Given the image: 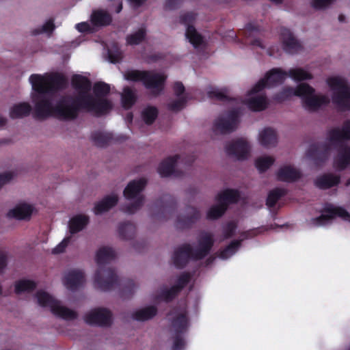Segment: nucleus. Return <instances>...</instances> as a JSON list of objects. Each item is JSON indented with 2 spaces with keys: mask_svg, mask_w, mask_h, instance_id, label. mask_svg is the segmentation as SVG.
Listing matches in <instances>:
<instances>
[{
  "mask_svg": "<svg viewBox=\"0 0 350 350\" xmlns=\"http://www.w3.org/2000/svg\"><path fill=\"white\" fill-rule=\"evenodd\" d=\"M32 88L31 98L34 105V113L40 119L54 116L61 120H70L77 118L80 109L96 114L109 110L112 105L106 98L110 88L103 82L96 83L91 94V83L85 77L76 75L72 84L77 92V96L70 95L59 98L53 104L49 94L66 86L65 77L57 73L32 74L29 77Z\"/></svg>",
  "mask_w": 350,
  "mask_h": 350,
  "instance_id": "1",
  "label": "nucleus"
},
{
  "mask_svg": "<svg viewBox=\"0 0 350 350\" xmlns=\"http://www.w3.org/2000/svg\"><path fill=\"white\" fill-rule=\"evenodd\" d=\"M115 257L116 252L110 247L105 246L98 250L95 258L98 269L94 275V284L102 291H111L118 286L121 295L126 297L135 291L137 284L132 279L119 281L115 270L105 266Z\"/></svg>",
  "mask_w": 350,
  "mask_h": 350,
  "instance_id": "2",
  "label": "nucleus"
},
{
  "mask_svg": "<svg viewBox=\"0 0 350 350\" xmlns=\"http://www.w3.org/2000/svg\"><path fill=\"white\" fill-rule=\"evenodd\" d=\"M292 96L300 97L303 107L309 111H318L330 102L327 95L317 92L314 88L305 83L298 85L295 88H284L275 98L278 101H282Z\"/></svg>",
  "mask_w": 350,
  "mask_h": 350,
  "instance_id": "3",
  "label": "nucleus"
},
{
  "mask_svg": "<svg viewBox=\"0 0 350 350\" xmlns=\"http://www.w3.org/2000/svg\"><path fill=\"white\" fill-rule=\"evenodd\" d=\"M344 140H350V120H345L340 128L329 129L327 132L325 143L311 146L307 152V157L314 160L325 159L328 152L338 147Z\"/></svg>",
  "mask_w": 350,
  "mask_h": 350,
  "instance_id": "4",
  "label": "nucleus"
},
{
  "mask_svg": "<svg viewBox=\"0 0 350 350\" xmlns=\"http://www.w3.org/2000/svg\"><path fill=\"white\" fill-rule=\"evenodd\" d=\"M198 243L195 248L185 244L175 250L172 259L176 267H183L189 259L198 260L206 256L213 243L212 234L205 232L200 233Z\"/></svg>",
  "mask_w": 350,
  "mask_h": 350,
  "instance_id": "5",
  "label": "nucleus"
},
{
  "mask_svg": "<svg viewBox=\"0 0 350 350\" xmlns=\"http://www.w3.org/2000/svg\"><path fill=\"white\" fill-rule=\"evenodd\" d=\"M326 83L332 92V101L340 110H350V85L341 76H331L327 78Z\"/></svg>",
  "mask_w": 350,
  "mask_h": 350,
  "instance_id": "6",
  "label": "nucleus"
},
{
  "mask_svg": "<svg viewBox=\"0 0 350 350\" xmlns=\"http://www.w3.org/2000/svg\"><path fill=\"white\" fill-rule=\"evenodd\" d=\"M146 185V180L141 178L129 183L124 190V196L128 200L122 210L133 214L139 210L144 204V198L142 191Z\"/></svg>",
  "mask_w": 350,
  "mask_h": 350,
  "instance_id": "7",
  "label": "nucleus"
},
{
  "mask_svg": "<svg viewBox=\"0 0 350 350\" xmlns=\"http://www.w3.org/2000/svg\"><path fill=\"white\" fill-rule=\"evenodd\" d=\"M35 299L38 304L43 308H49L57 317L70 321L77 317V312L65 306L60 301L55 299L49 293L40 290L37 291Z\"/></svg>",
  "mask_w": 350,
  "mask_h": 350,
  "instance_id": "8",
  "label": "nucleus"
},
{
  "mask_svg": "<svg viewBox=\"0 0 350 350\" xmlns=\"http://www.w3.org/2000/svg\"><path fill=\"white\" fill-rule=\"evenodd\" d=\"M124 77L128 81H142L146 88L154 94L161 92L166 79L163 73L139 70H128L124 74Z\"/></svg>",
  "mask_w": 350,
  "mask_h": 350,
  "instance_id": "9",
  "label": "nucleus"
},
{
  "mask_svg": "<svg viewBox=\"0 0 350 350\" xmlns=\"http://www.w3.org/2000/svg\"><path fill=\"white\" fill-rule=\"evenodd\" d=\"M170 332L173 339L172 350H183L185 346L184 334L188 329V320L185 310H174L170 314Z\"/></svg>",
  "mask_w": 350,
  "mask_h": 350,
  "instance_id": "10",
  "label": "nucleus"
},
{
  "mask_svg": "<svg viewBox=\"0 0 350 350\" xmlns=\"http://www.w3.org/2000/svg\"><path fill=\"white\" fill-rule=\"evenodd\" d=\"M239 193L235 189H225L215 197V204L210 207L206 217L210 219H216L224 215L228 205L236 202L239 198Z\"/></svg>",
  "mask_w": 350,
  "mask_h": 350,
  "instance_id": "11",
  "label": "nucleus"
},
{
  "mask_svg": "<svg viewBox=\"0 0 350 350\" xmlns=\"http://www.w3.org/2000/svg\"><path fill=\"white\" fill-rule=\"evenodd\" d=\"M239 112L237 109L219 116L215 119L211 128L212 137L233 132L238 126Z\"/></svg>",
  "mask_w": 350,
  "mask_h": 350,
  "instance_id": "12",
  "label": "nucleus"
},
{
  "mask_svg": "<svg viewBox=\"0 0 350 350\" xmlns=\"http://www.w3.org/2000/svg\"><path fill=\"white\" fill-rule=\"evenodd\" d=\"M196 16L193 12H185L180 16L181 23L187 26L185 37L197 51L205 49L206 43L202 35L191 25Z\"/></svg>",
  "mask_w": 350,
  "mask_h": 350,
  "instance_id": "13",
  "label": "nucleus"
},
{
  "mask_svg": "<svg viewBox=\"0 0 350 350\" xmlns=\"http://www.w3.org/2000/svg\"><path fill=\"white\" fill-rule=\"evenodd\" d=\"M164 217L174 218L176 216L174 224L178 228H185L195 223L200 217V211L195 207H188L183 215L178 217L175 215L174 205H165L163 209Z\"/></svg>",
  "mask_w": 350,
  "mask_h": 350,
  "instance_id": "14",
  "label": "nucleus"
},
{
  "mask_svg": "<svg viewBox=\"0 0 350 350\" xmlns=\"http://www.w3.org/2000/svg\"><path fill=\"white\" fill-rule=\"evenodd\" d=\"M339 217L345 221H350V214L342 207L333 204H326L320 217L312 219V224L316 226H325L330 224L336 217Z\"/></svg>",
  "mask_w": 350,
  "mask_h": 350,
  "instance_id": "15",
  "label": "nucleus"
},
{
  "mask_svg": "<svg viewBox=\"0 0 350 350\" xmlns=\"http://www.w3.org/2000/svg\"><path fill=\"white\" fill-rule=\"evenodd\" d=\"M262 90L263 88L256 84L248 92L242 103L247 105L249 109L255 111L265 109L268 105V100Z\"/></svg>",
  "mask_w": 350,
  "mask_h": 350,
  "instance_id": "16",
  "label": "nucleus"
},
{
  "mask_svg": "<svg viewBox=\"0 0 350 350\" xmlns=\"http://www.w3.org/2000/svg\"><path fill=\"white\" fill-rule=\"evenodd\" d=\"M250 145L248 142L239 138L228 143L225 147L227 154L239 160H243L248 157L250 152Z\"/></svg>",
  "mask_w": 350,
  "mask_h": 350,
  "instance_id": "17",
  "label": "nucleus"
},
{
  "mask_svg": "<svg viewBox=\"0 0 350 350\" xmlns=\"http://www.w3.org/2000/svg\"><path fill=\"white\" fill-rule=\"evenodd\" d=\"M84 319L87 323L90 325L109 326L112 322V315L109 310L98 308L87 312Z\"/></svg>",
  "mask_w": 350,
  "mask_h": 350,
  "instance_id": "18",
  "label": "nucleus"
},
{
  "mask_svg": "<svg viewBox=\"0 0 350 350\" xmlns=\"http://www.w3.org/2000/svg\"><path fill=\"white\" fill-rule=\"evenodd\" d=\"M85 281L84 272L79 269H71L65 271L62 279L64 287L70 291L77 290L85 283Z\"/></svg>",
  "mask_w": 350,
  "mask_h": 350,
  "instance_id": "19",
  "label": "nucleus"
},
{
  "mask_svg": "<svg viewBox=\"0 0 350 350\" xmlns=\"http://www.w3.org/2000/svg\"><path fill=\"white\" fill-rule=\"evenodd\" d=\"M287 77V72L280 68H273L269 71L264 78L260 79L256 84L262 88H271L282 83Z\"/></svg>",
  "mask_w": 350,
  "mask_h": 350,
  "instance_id": "20",
  "label": "nucleus"
},
{
  "mask_svg": "<svg viewBox=\"0 0 350 350\" xmlns=\"http://www.w3.org/2000/svg\"><path fill=\"white\" fill-rule=\"evenodd\" d=\"M174 91L176 98L171 100L167 105L169 109L174 111H178L185 107L188 96L187 94L185 93V88L183 85L180 82L174 83Z\"/></svg>",
  "mask_w": 350,
  "mask_h": 350,
  "instance_id": "21",
  "label": "nucleus"
},
{
  "mask_svg": "<svg viewBox=\"0 0 350 350\" xmlns=\"http://www.w3.org/2000/svg\"><path fill=\"white\" fill-rule=\"evenodd\" d=\"M257 140L265 148H273L278 144L277 131L271 127L262 128L258 131Z\"/></svg>",
  "mask_w": 350,
  "mask_h": 350,
  "instance_id": "22",
  "label": "nucleus"
},
{
  "mask_svg": "<svg viewBox=\"0 0 350 350\" xmlns=\"http://www.w3.org/2000/svg\"><path fill=\"white\" fill-rule=\"evenodd\" d=\"M190 279L189 273H183L178 280L176 285L172 286L170 289H162L159 295V299L169 301L172 299L176 294L185 286Z\"/></svg>",
  "mask_w": 350,
  "mask_h": 350,
  "instance_id": "23",
  "label": "nucleus"
},
{
  "mask_svg": "<svg viewBox=\"0 0 350 350\" xmlns=\"http://www.w3.org/2000/svg\"><path fill=\"white\" fill-rule=\"evenodd\" d=\"M349 166H350V146L345 144L340 147L334 159V167L338 170H342Z\"/></svg>",
  "mask_w": 350,
  "mask_h": 350,
  "instance_id": "24",
  "label": "nucleus"
},
{
  "mask_svg": "<svg viewBox=\"0 0 350 350\" xmlns=\"http://www.w3.org/2000/svg\"><path fill=\"white\" fill-rule=\"evenodd\" d=\"M281 38L284 50L288 53H294L299 51L301 46L293 33L286 29L282 30Z\"/></svg>",
  "mask_w": 350,
  "mask_h": 350,
  "instance_id": "25",
  "label": "nucleus"
},
{
  "mask_svg": "<svg viewBox=\"0 0 350 350\" xmlns=\"http://www.w3.org/2000/svg\"><path fill=\"white\" fill-rule=\"evenodd\" d=\"M33 206L27 203H19L11 209L8 215L16 219H29L33 212Z\"/></svg>",
  "mask_w": 350,
  "mask_h": 350,
  "instance_id": "26",
  "label": "nucleus"
},
{
  "mask_svg": "<svg viewBox=\"0 0 350 350\" xmlns=\"http://www.w3.org/2000/svg\"><path fill=\"white\" fill-rule=\"evenodd\" d=\"M277 178L284 182H293L297 180L300 176V172L290 165L282 166L277 172Z\"/></svg>",
  "mask_w": 350,
  "mask_h": 350,
  "instance_id": "27",
  "label": "nucleus"
},
{
  "mask_svg": "<svg viewBox=\"0 0 350 350\" xmlns=\"http://www.w3.org/2000/svg\"><path fill=\"white\" fill-rule=\"evenodd\" d=\"M118 201V197L116 194L107 196L95 204L94 211L96 215L102 214L114 206Z\"/></svg>",
  "mask_w": 350,
  "mask_h": 350,
  "instance_id": "28",
  "label": "nucleus"
},
{
  "mask_svg": "<svg viewBox=\"0 0 350 350\" xmlns=\"http://www.w3.org/2000/svg\"><path fill=\"white\" fill-rule=\"evenodd\" d=\"M88 222L89 219L85 215H78L74 216L68 222V235L72 237V235L79 232L85 228Z\"/></svg>",
  "mask_w": 350,
  "mask_h": 350,
  "instance_id": "29",
  "label": "nucleus"
},
{
  "mask_svg": "<svg viewBox=\"0 0 350 350\" xmlns=\"http://www.w3.org/2000/svg\"><path fill=\"white\" fill-rule=\"evenodd\" d=\"M179 158L178 156L175 155L163 161L158 167V172L160 176L167 177L171 175L174 171Z\"/></svg>",
  "mask_w": 350,
  "mask_h": 350,
  "instance_id": "30",
  "label": "nucleus"
},
{
  "mask_svg": "<svg viewBox=\"0 0 350 350\" xmlns=\"http://www.w3.org/2000/svg\"><path fill=\"white\" fill-rule=\"evenodd\" d=\"M339 180V176L328 174L318 177L315 180V184L321 189H327L337 185Z\"/></svg>",
  "mask_w": 350,
  "mask_h": 350,
  "instance_id": "31",
  "label": "nucleus"
},
{
  "mask_svg": "<svg viewBox=\"0 0 350 350\" xmlns=\"http://www.w3.org/2000/svg\"><path fill=\"white\" fill-rule=\"evenodd\" d=\"M157 308L154 306H148L135 311L133 319L137 321H144L152 319L157 314Z\"/></svg>",
  "mask_w": 350,
  "mask_h": 350,
  "instance_id": "32",
  "label": "nucleus"
},
{
  "mask_svg": "<svg viewBox=\"0 0 350 350\" xmlns=\"http://www.w3.org/2000/svg\"><path fill=\"white\" fill-rule=\"evenodd\" d=\"M288 76L295 81L310 80L313 78L312 75L308 70L302 68L290 69L287 72Z\"/></svg>",
  "mask_w": 350,
  "mask_h": 350,
  "instance_id": "33",
  "label": "nucleus"
},
{
  "mask_svg": "<svg viewBox=\"0 0 350 350\" xmlns=\"http://www.w3.org/2000/svg\"><path fill=\"white\" fill-rule=\"evenodd\" d=\"M247 232L243 233L242 236V239L240 240H237L232 241L228 246H227L224 250H223L219 254V257L221 259L226 260L232 256L235 252L238 250L241 242L247 238Z\"/></svg>",
  "mask_w": 350,
  "mask_h": 350,
  "instance_id": "34",
  "label": "nucleus"
},
{
  "mask_svg": "<svg viewBox=\"0 0 350 350\" xmlns=\"http://www.w3.org/2000/svg\"><path fill=\"white\" fill-rule=\"evenodd\" d=\"M31 110V105L27 103H21L14 105L10 111L12 118H18L26 116L29 114Z\"/></svg>",
  "mask_w": 350,
  "mask_h": 350,
  "instance_id": "35",
  "label": "nucleus"
},
{
  "mask_svg": "<svg viewBox=\"0 0 350 350\" xmlns=\"http://www.w3.org/2000/svg\"><path fill=\"white\" fill-rule=\"evenodd\" d=\"M92 23L94 25H106L109 24L111 21V16L105 11L97 10L92 13L91 16Z\"/></svg>",
  "mask_w": 350,
  "mask_h": 350,
  "instance_id": "36",
  "label": "nucleus"
},
{
  "mask_svg": "<svg viewBox=\"0 0 350 350\" xmlns=\"http://www.w3.org/2000/svg\"><path fill=\"white\" fill-rule=\"evenodd\" d=\"M36 286V284L33 280H21L15 282L14 291L16 294L29 292L33 290Z\"/></svg>",
  "mask_w": 350,
  "mask_h": 350,
  "instance_id": "37",
  "label": "nucleus"
},
{
  "mask_svg": "<svg viewBox=\"0 0 350 350\" xmlns=\"http://www.w3.org/2000/svg\"><path fill=\"white\" fill-rule=\"evenodd\" d=\"M122 104L124 108L129 109L136 100V95L129 88H125L121 95Z\"/></svg>",
  "mask_w": 350,
  "mask_h": 350,
  "instance_id": "38",
  "label": "nucleus"
},
{
  "mask_svg": "<svg viewBox=\"0 0 350 350\" xmlns=\"http://www.w3.org/2000/svg\"><path fill=\"white\" fill-rule=\"evenodd\" d=\"M146 29L140 27L137 31L129 34L126 37V43L129 45H137L140 44L145 38Z\"/></svg>",
  "mask_w": 350,
  "mask_h": 350,
  "instance_id": "39",
  "label": "nucleus"
},
{
  "mask_svg": "<svg viewBox=\"0 0 350 350\" xmlns=\"http://www.w3.org/2000/svg\"><path fill=\"white\" fill-rule=\"evenodd\" d=\"M275 159L271 156H261L256 159L255 165L258 170L260 172L266 171L274 163Z\"/></svg>",
  "mask_w": 350,
  "mask_h": 350,
  "instance_id": "40",
  "label": "nucleus"
},
{
  "mask_svg": "<svg viewBox=\"0 0 350 350\" xmlns=\"http://www.w3.org/2000/svg\"><path fill=\"white\" fill-rule=\"evenodd\" d=\"M284 189L276 188L271 191L267 200V205L269 207H273L275 205L278 200L285 194Z\"/></svg>",
  "mask_w": 350,
  "mask_h": 350,
  "instance_id": "41",
  "label": "nucleus"
},
{
  "mask_svg": "<svg viewBox=\"0 0 350 350\" xmlns=\"http://www.w3.org/2000/svg\"><path fill=\"white\" fill-rule=\"evenodd\" d=\"M119 233L124 239H129L133 237L135 233V227L131 223H126L120 225Z\"/></svg>",
  "mask_w": 350,
  "mask_h": 350,
  "instance_id": "42",
  "label": "nucleus"
},
{
  "mask_svg": "<svg viewBox=\"0 0 350 350\" xmlns=\"http://www.w3.org/2000/svg\"><path fill=\"white\" fill-rule=\"evenodd\" d=\"M158 111L154 107H147L142 111V118L147 124H152L157 117Z\"/></svg>",
  "mask_w": 350,
  "mask_h": 350,
  "instance_id": "43",
  "label": "nucleus"
},
{
  "mask_svg": "<svg viewBox=\"0 0 350 350\" xmlns=\"http://www.w3.org/2000/svg\"><path fill=\"white\" fill-rule=\"evenodd\" d=\"M92 139L98 146H104L111 139L109 134L103 132H96L92 135Z\"/></svg>",
  "mask_w": 350,
  "mask_h": 350,
  "instance_id": "44",
  "label": "nucleus"
},
{
  "mask_svg": "<svg viewBox=\"0 0 350 350\" xmlns=\"http://www.w3.org/2000/svg\"><path fill=\"white\" fill-rule=\"evenodd\" d=\"M55 29L53 21L49 20L46 21L41 27L33 31L34 34L47 33L51 34Z\"/></svg>",
  "mask_w": 350,
  "mask_h": 350,
  "instance_id": "45",
  "label": "nucleus"
},
{
  "mask_svg": "<svg viewBox=\"0 0 350 350\" xmlns=\"http://www.w3.org/2000/svg\"><path fill=\"white\" fill-rule=\"evenodd\" d=\"M72 237L70 235H67L64 239L56 245L52 250V253L54 254H58L64 252L70 243Z\"/></svg>",
  "mask_w": 350,
  "mask_h": 350,
  "instance_id": "46",
  "label": "nucleus"
},
{
  "mask_svg": "<svg viewBox=\"0 0 350 350\" xmlns=\"http://www.w3.org/2000/svg\"><path fill=\"white\" fill-rule=\"evenodd\" d=\"M237 225L234 221H230L223 227L224 239L231 237L235 232Z\"/></svg>",
  "mask_w": 350,
  "mask_h": 350,
  "instance_id": "47",
  "label": "nucleus"
},
{
  "mask_svg": "<svg viewBox=\"0 0 350 350\" xmlns=\"http://www.w3.org/2000/svg\"><path fill=\"white\" fill-rule=\"evenodd\" d=\"M208 96L215 98L219 100H223L226 98V95L221 90L216 88H210L208 90Z\"/></svg>",
  "mask_w": 350,
  "mask_h": 350,
  "instance_id": "48",
  "label": "nucleus"
},
{
  "mask_svg": "<svg viewBox=\"0 0 350 350\" xmlns=\"http://www.w3.org/2000/svg\"><path fill=\"white\" fill-rule=\"evenodd\" d=\"M334 1V0H311V5L316 9H323Z\"/></svg>",
  "mask_w": 350,
  "mask_h": 350,
  "instance_id": "49",
  "label": "nucleus"
},
{
  "mask_svg": "<svg viewBox=\"0 0 350 350\" xmlns=\"http://www.w3.org/2000/svg\"><path fill=\"white\" fill-rule=\"evenodd\" d=\"M14 177V174L12 172H5L0 174V189L1 187L10 182Z\"/></svg>",
  "mask_w": 350,
  "mask_h": 350,
  "instance_id": "50",
  "label": "nucleus"
},
{
  "mask_svg": "<svg viewBox=\"0 0 350 350\" xmlns=\"http://www.w3.org/2000/svg\"><path fill=\"white\" fill-rule=\"evenodd\" d=\"M7 252L3 250H0V274H1L4 271L7 266Z\"/></svg>",
  "mask_w": 350,
  "mask_h": 350,
  "instance_id": "51",
  "label": "nucleus"
},
{
  "mask_svg": "<svg viewBox=\"0 0 350 350\" xmlns=\"http://www.w3.org/2000/svg\"><path fill=\"white\" fill-rule=\"evenodd\" d=\"M75 27L80 32H86L91 31V27L89 23L87 22H82L78 23L76 25Z\"/></svg>",
  "mask_w": 350,
  "mask_h": 350,
  "instance_id": "52",
  "label": "nucleus"
},
{
  "mask_svg": "<svg viewBox=\"0 0 350 350\" xmlns=\"http://www.w3.org/2000/svg\"><path fill=\"white\" fill-rule=\"evenodd\" d=\"M250 43L255 48V47H259L262 49H265V46L262 43V42L258 39L255 38L250 40Z\"/></svg>",
  "mask_w": 350,
  "mask_h": 350,
  "instance_id": "53",
  "label": "nucleus"
},
{
  "mask_svg": "<svg viewBox=\"0 0 350 350\" xmlns=\"http://www.w3.org/2000/svg\"><path fill=\"white\" fill-rule=\"evenodd\" d=\"M179 1L180 0H166L165 7L168 9H174Z\"/></svg>",
  "mask_w": 350,
  "mask_h": 350,
  "instance_id": "54",
  "label": "nucleus"
},
{
  "mask_svg": "<svg viewBox=\"0 0 350 350\" xmlns=\"http://www.w3.org/2000/svg\"><path fill=\"white\" fill-rule=\"evenodd\" d=\"M108 55H109V57L110 59V62L111 63H116L121 57L120 54L117 55L116 57H113L112 55L111 51L110 49L108 50Z\"/></svg>",
  "mask_w": 350,
  "mask_h": 350,
  "instance_id": "55",
  "label": "nucleus"
},
{
  "mask_svg": "<svg viewBox=\"0 0 350 350\" xmlns=\"http://www.w3.org/2000/svg\"><path fill=\"white\" fill-rule=\"evenodd\" d=\"M132 6L139 7L142 5L146 0H128Z\"/></svg>",
  "mask_w": 350,
  "mask_h": 350,
  "instance_id": "56",
  "label": "nucleus"
},
{
  "mask_svg": "<svg viewBox=\"0 0 350 350\" xmlns=\"http://www.w3.org/2000/svg\"><path fill=\"white\" fill-rule=\"evenodd\" d=\"M6 123V119L0 116V127L3 126Z\"/></svg>",
  "mask_w": 350,
  "mask_h": 350,
  "instance_id": "57",
  "label": "nucleus"
},
{
  "mask_svg": "<svg viewBox=\"0 0 350 350\" xmlns=\"http://www.w3.org/2000/svg\"><path fill=\"white\" fill-rule=\"evenodd\" d=\"M126 120L128 121H130V122L132 121V120H133V115H132V113H128V115L126 116Z\"/></svg>",
  "mask_w": 350,
  "mask_h": 350,
  "instance_id": "58",
  "label": "nucleus"
},
{
  "mask_svg": "<svg viewBox=\"0 0 350 350\" xmlns=\"http://www.w3.org/2000/svg\"><path fill=\"white\" fill-rule=\"evenodd\" d=\"M122 3H120V4L118 5V8H117V10H116V12H117V13H119V12L122 10Z\"/></svg>",
  "mask_w": 350,
  "mask_h": 350,
  "instance_id": "59",
  "label": "nucleus"
},
{
  "mask_svg": "<svg viewBox=\"0 0 350 350\" xmlns=\"http://www.w3.org/2000/svg\"><path fill=\"white\" fill-rule=\"evenodd\" d=\"M2 292H3L2 286H1V285L0 284V295H1Z\"/></svg>",
  "mask_w": 350,
  "mask_h": 350,
  "instance_id": "60",
  "label": "nucleus"
},
{
  "mask_svg": "<svg viewBox=\"0 0 350 350\" xmlns=\"http://www.w3.org/2000/svg\"><path fill=\"white\" fill-rule=\"evenodd\" d=\"M346 185H347V186L350 185V179L347 180Z\"/></svg>",
  "mask_w": 350,
  "mask_h": 350,
  "instance_id": "61",
  "label": "nucleus"
},
{
  "mask_svg": "<svg viewBox=\"0 0 350 350\" xmlns=\"http://www.w3.org/2000/svg\"><path fill=\"white\" fill-rule=\"evenodd\" d=\"M267 53L269 54V55H272V54L271 53H269L268 51H267Z\"/></svg>",
  "mask_w": 350,
  "mask_h": 350,
  "instance_id": "62",
  "label": "nucleus"
}]
</instances>
